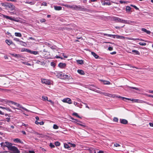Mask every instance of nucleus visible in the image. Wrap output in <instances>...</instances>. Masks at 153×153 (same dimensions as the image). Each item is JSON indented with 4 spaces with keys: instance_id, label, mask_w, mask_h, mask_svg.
<instances>
[{
    "instance_id": "nucleus-1",
    "label": "nucleus",
    "mask_w": 153,
    "mask_h": 153,
    "mask_svg": "<svg viewBox=\"0 0 153 153\" xmlns=\"http://www.w3.org/2000/svg\"><path fill=\"white\" fill-rule=\"evenodd\" d=\"M73 10H77L85 11L86 10V9L83 6L74 5Z\"/></svg>"
},
{
    "instance_id": "nucleus-2",
    "label": "nucleus",
    "mask_w": 153,
    "mask_h": 153,
    "mask_svg": "<svg viewBox=\"0 0 153 153\" xmlns=\"http://www.w3.org/2000/svg\"><path fill=\"white\" fill-rule=\"evenodd\" d=\"M1 146H4L7 147L9 150L10 149V147L12 146V144L8 142H5V143H1Z\"/></svg>"
},
{
    "instance_id": "nucleus-3",
    "label": "nucleus",
    "mask_w": 153,
    "mask_h": 153,
    "mask_svg": "<svg viewBox=\"0 0 153 153\" xmlns=\"http://www.w3.org/2000/svg\"><path fill=\"white\" fill-rule=\"evenodd\" d=\"M113 20L117 22H120L123 23H127V21L117 17H115L113 18Z\"/></svg>"
},
{
    "instance_id": "nucleus-4",
    "label": "nucleus",
    "mask_w": 153,
    "mask_h": 153,
    "mask_svg": "<svg viewBox=\"0 0 153 153\" xmlns=\"http://www.w3.org/2000/svg\"><path fill=\"white\" fill-rule=\"evenodd\" d=\"M9 150L12 151V152L13 153H19L20 152V151L15 146H12L10 147Z\"/></svg>"
},
{
    "instance_id": "nucleus-5",
    "label": "nucleus",
    "mask_w": 153,
    "mask_h": 153,
    "mask_svg": "<svg viewBox=\"0 0 153 153\" xmlns=\"http://www.w3.org/2000/svg\"><path fill=\"white\" fill-rule=\"evenodd\" d=\"M11 102H12V104L15 105L18 107H19L20 108H22L23 110L26 111H27V112L30 111L29 110H28L27 109L23 107L22 105H20L19 104L17 103H16V102H13V101H11Z\"/></svg>"
},
{
    "instance_id": "nucleus-6",
    "label": "nucleus",
    "mask_w": 153,
    "mask_h": 153,
    "mask_svg": "<svg viewBox=\"0 0 153 153\" xmlns=\"http://www.w3.org/2000/svg\"><path fill=\"white\" fill-rule=\"evenodd\" d=\"M15 7L13 4L9 3L7 10H10V11H13L15 9Z\"/></svg>"
},
{
    "instance_id": "nucleus-7",
    "label": "nucleus",
    "mask_w": 153,
    "mask_h": 153,
    "mask_svg": "<svg viewBox=\"0 0 153 153\" xmlns=\"http://www.w3.org/2000/svg\"><path fill=\"white\" fill-rule=\"evenodd\" d=\"M126 100L132 101L133 102H134L143 103V101L138 99H130L128 98L127 99H126Z\"/></svg>"
},
{
    "instance_id": "nucleus-8",
    "label": "nucleus",
    "mask_w": 153,
    "mask_h": 153,
    "mask_svg": "<svg viewBox=\"0 0 153 153\" xmlns=\"http://www.w3.org/2000/svg\"><path fill=\"white\" fill-rule=\"evenodd\" d=\"M58 76L60 78L62 79H68L70 77V75L65 74H58Z\"/></svg>"
},
{
    "instance_id": "nucleus-9",
    "label": "nucleus",
    "mask_w": 153,
    "mask_h": 153,
    "mask_svg": "<svg viewBox=\"0 0 153 153\" xmlns=\"http://www.w3.org/2000/svg\"><path fill=\"white\" fill-rule=\"evenodd\" d=\"M62 101L63 102L67 103L69 104L72 103L71 100L68 98H64L62 100Z\"/></svg>"
},
{
    "instance_id": "nucleus-10",
    "label": "nucleus",
    "mask_w": 153,
    "mask_h": 153,
    "mask_svg": "<svg viewBox=\"0 0 153 153\" xmlns=\"http://www.w3.org/2000/svg\"><path fill=\"white\" fill-rule=\"evenodd\" d=\"M42 82L43 83H45L46 85H50L51 82L48 79H42Z\"/></svg>"
},
{
    "instance_id": "nucleus-11",
    "label": "nucleus",
    "mask_w": 153,
    "mask_h": 153,
    "mask_svg": "<svg viewBox=\"0 0 153 153\" xmlns=\"http://www.w3.org/2000/svg\"><path fill=\"white\" fill-rule=\"evenodd\" d=\"M9 3L7 2H1L0 3V4L7 10Z\"/></svg>"
},
{
    "instance_id": "nucleus-12",
    "label": "nucleus",
    "mask_w": 153,
    "mask_h": 153,
    "mask_svg": "<svg viewBox=\"0 0 153 153\" xmlns=\"http://www.w3.org/2000/svg\"><path fill=\"white\" fill-rule=\"evenodd\" d=\"M100 81L101 82H102L103 83L104 85H110L111 84V83L108 81L103 80L102 79L100 80Z\"/></svg>"
},
{
    "instance_id": "nucleus-13",
    "label": "nucleus",
    "mask_w": 153,
    "mask_h": 153,
    "mask_svg": "<svg viewBox=\"0 0 153 153\" xmlns=\"http://www.w3.org/2000/svg\"><path fill=\"white\" fill-rule=\"evenodd\" d=\"M120 122L121 123L124 124H126L128 123V121L124 119H120Z\"/></svg>"
},
{
    "instance_id": "nucleus-14",
    "label": "nucleus",
    "mask_w": 153,
    "mask_h": 153,
    "mask_svg": "<svg viewBox=\"0 0 153 153\" xmlns=\"http://www.w3.org/2000/svg\"><path fill=\"white\" fill-rule=\"evenodd\" d=\"M2 15L3 17L5 18L6 19H10L11 20L14 21V19H13L10 16H7V15H4V14H2Z\"/></svg>"
},
{
    "instance_id": "nucleus-15",
    "label": "nucleus",
    "mask_w": 153,
    "mask_h": 153,
    "mask_svg": "<svg viewBox=\"0 0 153 153\" xmlns=\"http://www.w3.org/2000/svg\"><path fill=\"white\" fill-rule=\"evenodd\" d=\"M115 38H116L117 39H125V38H126L127 39H128V38L125 37L124 36H120L118 35H115Z\"/></svg>"
},
{
    "instance_id": "nucleus-16",
    "label": "nucleus",
    "mask_w": 153,
    "mask_h": 153,
    "mask_svg": "<svg viewBox=\"0 0 153 153\" xmlns=\"http://www.w3.org/2000/svg\"><path fill=\"white\" fill-rule=\"evenodd\" d=\"M14 142L17 143H23V142L20 139L18 138H16L13 140Z\"/></svg>"
},
{
    "instance_id": "nucleus-17",
    "label": "nucleus",
    "mask_w": 153,
    "mask_h": 153,
    "mask_svg": "<svg viewBox=\"0 0 153 153\" xmlns=\"http://www.w3.org/2000/svg\"><path fill=\"white\" fill-rule=\"evenodd\" d=\"M141 30L148 34H149L151 33V32L150 31L144 28H142L141 29Z\"/></svg>"
},
{
    "instance_id": "nucleus-18",
    "label": "nucleus",
    "mask_w": 153,
    "mask_h": 153,
    "mask_svg": "<svg viewBox=\"0 0 153 153\" xmlns=\"http://www.w3.org/2000/svg\"><path fill=\"white\" fill-rule=\"evenodd\" d=\"M129 53H133L135 54L136 55H139L140 53L137 50H133L132 51V52H128Z\"/></svg>"
},
{
    "instance_id": "nucleus-19",
    "label": "nucleus",
    "mask_w": 153,
    "mask_h": 153,
    "mask_svg": "<svg viewBox=\"0 0 153 153\" xmlns=\"http://www.w3.org/2000/svg\"><path fill=\"white\" fill-rule=\"evenodd\" d=\"M47 45L52 49H55L56 48V47L55 46L52 45L49 43H48Z\"/></svg>"
},
{
    "instance_id": "nucleus-20",
    "label": "nucleus",
    "mask_w": 153,
    "mask_h": 153,
    "mask_svg": "<svg viewBox=\"0 0 153 153\" xmlns=\"http://www.w3.org/2000/svg\"><path fill=\"white\" fill-rule=\"evenodd\" d=\"M58 66L60 68H63L66 66V64L65 63H60L59 64Z\"/></svg>"
},
{
    "instance_id": "nucleus-21",
    "label": "nucleus",
    "mask_w": 153,
    "mask_h": 153,
    "mask_svg": "<svg viewBox=\"0 0 153 153\" xmlns=\"http://www.w3.org/2000/svg\"><path fill=\"white\" fill-rule=\"evenodd\" d=\"M91 53L96 59H98L99 58V56L94 52H91Z\"/></svg>"
},
{
    "instance_id": "nucleus-22",
    "label": "nucleus",
    "mask_w": 153,
    "mask_h": 153,
    "mask_svg": "<svg viewBox=\"0 0 153 153\" xmlns=\"http://www.w3.org/2000/svg\"><path fill=\"white\" fill-rule=\"evenodd\" d=\"M78 73L82 75H83L85 74V73L84 71L81 70H77Z\"/></svg>"
},
{
    "instance_id": "nucleus-23",
    "label": "nucleus",
    "mask_w": 153,
    "mask_h": 153,
    "mask_svg": "<svg viewBox=\"0 0 153 153\" xmlns=\"http://www.w3.org/2000/svg\"><path fill=\"white\" fill-rule=\"evenodd\" d=\"M54 9L56 10H59L62 9V7L61 6H54Z\"/></svg>"
},
{
    "instance_id": "nucleus-24",
    "label": "nucleus",
    "mask_w": 153,
    "mask_h": 153,
    "mask_svg": "<svg viewBox=\"0 0 153 153\" xmlns=\"http://www.w3.org/2000/svg\"><path fill=\"white\" fill-rule=\"evenodd\" d=\"M36 63L42 65H45V63L44 62H41L38 60L36 61Z\"/></svg>"
},
{
    "instance_id": "nucleus-25",
    "label": "nucleus",
    "mask_w": 153,
    "mask_h": 153,
    "mask_svg": "<svg viewBox=\"0 0 153 153\" xmlns=\"http://www.w3.org/2000/svg\"><path fill=\"white\" fill-rule=\"evenodd\" d=\"M35 123L37 125L39 124L40 125H44V122L42 121L40 122H39L37 120H36L35 121Z\"/></svg>"
},
{
    "instance_id": "nucleus-26",
    "label": "nucleus",
    "mask_w": 153,
    "mask_h": 153,
    "mask_svg": "<svg viewBox=\"0 0 153 153\" xmlns=\"http://www.w3.org/2000/svg\"><path fill=\"white\" fill-rule=\"evenodd\" d=\"M5 42L8 45H10L12 43V41L7 39L5 40Z\"/></svg>"
},
{
    "instance_id": "nucleus-27",
    "label": "nucleus",
    "mask_w": 153,
    "mask_h": 153,
    "mask_svg": "<svg viewBox=\"0 0 153 153\" xmlns=\"http://www.w3.org/2000/svg\"><path fill=\"white\" fill-rule=\"evenodd\" d=\"M104 35L105 36H108V37H112L114 38H115V35H114L109 34L105 33V34H104Z\"/></svg>"
},
{
    "instance_id": "nucleus-28",
    "label": "nucleus",
    "mask_w": 153,
    "mask_h": 153,
    "mask_svg": "<svg viewBox=\"0 0 153 153\" xmlns=\"http://www.w3.org/2000/svg\"><path fill=\"white\" fill-rule=\"evenodd\" d=\"M15 35L16 36L21 37L22 36V34L20 33L16 32L15 33Z\"/></svg>"
},
{
    "instance_id": "nucleus-29",
    "label": "nucleus",
    "mask_w": 153,
    "mask_h": 153,
    "mask_svg": "<svg viewBox=\"0 0 153 153\" xmlns=\"http://www.w3.org/2000/svg\"><path fill=\"white\" fill-rule=\"evenodd\" d=\"M64 147L65 148L69 150L71 149L70 147L66 143H64Z\"/></svg>"
},
{
    "instance_id": "nucleus-30",
    "label": "nucleus",
    "mask_w": 153,
    "mask_h": 153,
    "mask_svg": "<svg viewBox=\"0 0 153 153\" xmlns=\"http://www.w3.org/2000/svg\"><path fill=\"white\" fill-rule=\"evenodd\" d=\"M76 62L78 64L80 65H82L83 63V61L82 60H77Z\"/></svg>"
},
{
    "instance_id": "nucleus-31",
    "label": "nucleus",
    "mask_w": 153,
    "mask_h": 153,
    "mask_svg": "<svg viewBox=\"0 0 153 153\" xmlns=\"http://www.w3.org/2000/svg\"><path fill=\"white\" fill-rule=\"evenodd\" d=\"M131 39V40H134V41H135L136 40H140V41H144L142 39H137V38H136V39H134V38H132L131 39Z\"/></svg>"
},
{
    "instance_id": "nucleus-32",
    "label": "nucleus",
    "mask_w": 153,
    "mask_h": 153,
    "mask_svg": "<svg viewBox=\"0 0 153 153\" xmlns=\"http://www.w3.org/2000/svg\"><path fill=\"white\" fill-rule=\"evenodd\" d=\"M42 99L43 100V101H46V100H48V98L46 96H42Z\"/></svg>"
},
{
    "instance_id": "nucleus-33",
    "label": "nucleus",
    "mask_w": 153,
    "mask_h": 153,
    "mask_svg": "<svg viewBox=\"0 0 153 153\" xmlns=\"http://www.w3.org/2000/svg\"><path fill=\"white\" fill-rule=\"evenodd\" d=\"M67 7H69L71 8L72 9H74V5H66L65 6Z\"/></svg>"
},
{
    "instance_id": "nucleus-34",
    "label": "nucleus",
    "mask_w": 153,
    "mask_h": 153,
    "mask_svg": "<svg viewBox=\"0 0 153 153\" xmlns=\"http://www.w3.org/2000/svg\"><path fill=\"white\" fill-rule=\"evenodd\" d=\"M93 91L97 93H99V94H102V92H101L100 91V90H95V89H94V90H93Z\"/></svg>"
},
{
    "instance_id": "nucleus-35",
    "label": "nucleus",
    "mask_w": 153,
    "mask_h": 153,
    "mask_svg": "<svg viewBox=\"0 0 153 153\" xmlns=\"http://www.w3.org/2000/svg\"><path fill=\"white\" fill-rule=\"evenodd\" d=\"M128 87L129 88H132V89H135L136 90H137V91L140 90L139 89L137 88L133 87H130V86H128Z\"/></svg>"
},
{
    "instance_id": "nucleus-36",
    "label": "nucleus",
    "mask_w": 153,
    "mask_h": 153,
    "mask_svg": "<svg viewBox=\"0 0 153 153\" xmlns=\"http://www.w3.org/2000/svg\"><path fill=\"white\" fill-rule=\"evenodd\" d=\"M131 10V8L129 6H127L126 7V10L127 11L129 12Z\"/></svg>"
},
{
    "instance_id": "nucleus-37",
    "label": "nucleus",
    "mask_w": 153,
    "mask_h": 153,
    "mask_svg": "<svg viewBox=\"0 0 153 153\" xmlns=\"http://www.w3.org/2000/svg\"><path fill=\"white\" fill-rule=\"evenodd\" d=\"M116 98H122L123 100L124 99H125L126 100V99H127L128 98L124 97H121L120 96H117L116 95Z\"/></svg>"
},
{
    "instance_id": "nucleus-38",
    "label": "nucleus",
    "mask_w": 153,
    "mask_h": 153,
    "mask_svg": "<svg viewBox=\"0 0 153 153\" xmlns=\"http://www.w3.org/2000/svg\"><path fill=\"white\" fill-rule=\"evenodd\" d=\"M0 108H1L3 109H5L7 111H10V109L7 107H3L1 106H0Z\"/></svg>"
},
{
    "instance_id": "nucleus-39",
    "label": "nucleus",
    "mask_w": 153,
    "mask_h": 153,
    "mask_svg": "<svg viewBox=\"0 0 153 153\" xmlns=\"http://www.w3.org/2000/svg\"><path fill=\"white\" fill-rule=\"evenodd\" d=\"M19 44L22 45V46H25V44H26L25 42L22 41H20Z\"/></svg>"
},
{
    "instance_id": "nucleus-40",
    "label": "nucleus",
    "mask_w": 153,
    "mask_h": 153,
    "mask_svg": "<svg viewBox=\"0 0 153 153\" xmlns=\"http://www.w3.org/2000/svg\"><path fill=\"white\" fill-rule=\"evenodd\" d=\"M60 143L58 141L55 143V144L56 146H59L60 145Z\"/></svg>"
},
{
    "instance_id": "nucleus-41",
    "label": "nucleus",
    "mask_w": 153,
    "mask_h": 153,
    "mask_svg": "<svg viewBox=\"0 0 153 153\" xmlns=\"http://www.w3.org/2000/svg\"><path fill=\"white\" fill-rule=\"evenodd\" d=\"M11 55L14 57H19L20 56L19 55L17 54H12Z\"/></svg>"
},
{
    "instance_id": "nucleus-42",
    "label": "nucleus",
    "mask_w": 153,
    "mask_h": 153,
    "mask_svg": "<svg viewBox=\"0 0 153 153\" xmlns=\"http://www.w3.org/2000/svg\"><path fill=\"white\" fill-rule=\"evenodd\" d=\"M53 128L54 129H57L59 128L58 126L54 124L53 126Z\"/></svg>"
},
{
    "instance_id": "nucleus-43",
    "label": "nucleus",
    "mask_w": 153,
    "mask_h": 153,
    "mask_svg": "<svg viewBox=\"0 0 153 153\" xmlns=\"http://www.w3.org/2000/svg\"><path fill=\"white\" fill-rule=\"evenodd\" d=\"M139 44L141 45L142 46H145L146 45V43L145 42H140L139 43Z\"/></svg>"
},
{
    "instance_id": "nucleus-44",
    "label": "nucleus",
    "mask_w": 153,
    "mask_h": 153,
    "mask_svg": "<svg viewBox=\"0 0 153 153\" xmlns=\"http://www.w3.org/2000/svg\"><path fill=\"white\" fill-rule=\"evenodd\" d=\"M49 146L51 147V148H53L55 147V146L52 143H50Z\"/></svg>"
},
{
    "instance_id": "nucleus-45",
    "label": "nucleus",
    "mask_w": 153,
    "mask_h": 153,
    "mask_svg": "<svg viewBox=\"0 0 153 153\" xmlns=\"http://www.w3.org/2000/svg\"><path fill=\"white\" fill-rule=\"evenodd\" d=\"M114 146L116 147L120 146V145L119 144L117 143H114Z\"/></svg>"
},
{
    "instance_id": "nucleus-46",
    "label": "nucleus",
    "mask_w": 153,
    "mask_h": 153,
    "mask_svg": "<svg viewBox=\"0 0 153 153\" xmlns=\"http://www.w3.org/2000/svg\"><path fill=\"white\" fill-rule=\"evenodd\" d=\"M113 121L114 122H118V119L117 118L115 117L113 119Z\"/></svg>"
},
{
    "instance_id": "nucleus-47",
    "label": "nucleus",
    "mask_w": 153,
    "mask_h": 153,
    "mask_svg": "<svg viewBox=\"0 0 153 153\" xmlns=\"http://www.w3.org/2000/svg\"><path fill=\"white\" fill-rule=\"evenodd\" d=\"M13 40L16 41V42H20V41H21L19 40V39L16 38H14Z\"/></svg>"
},
{
    "instance_id": "nucleus-48",
    "label": "nucleus",
    "mask_w": 153,
    "mask_h": 153,
    "mask_svg": "<svg viewBox=\"0 0 153 153\" xmlns=\"http://www.w3.org/2000/svg\"><path fill=\"white\" fill-rule=\"evenodd\" d=\"M23 63H24V64L26 65H29V66H31V65L28 63V62H23Z\"/></svg>"
},
{
    "instance_id": "nucleus-49",
    "label": "nucleus",
    "mask_w": 153,
    "mask_h": 153,
    "mask_svg": "<svg viewBox=\"0 0 153 153\" xmlns=\"http://www.w3.org/2000/svg\"><path fill=\"white\" fill-rule=\"evenodd\" d=\"M51 66L54 67L55 66V63L53 62H51Z\"/></svg>"
},
{
    "instance_id": "nucleus-50",
    "label": "nucleus",
    "mask_w": 153,
    "mask_h": 153,
    "mask_svg": "<svg viewBox=\"0 0 153 153\" xmlns=\"http://www.w3.org/2000/svg\"><path fill=\"white\" fill-rule=\"evenodd\" d=\"M91 153H96V150L94 149H92L91 150Z\"/></svg>"
},
{
    "instance_id": "nucleus-51",
    "label": "nucleus",
    "mask_w": 153,
    "mask_h": 153,
    "mask_svg": "<svg viewBox=\"0 0 153 153\" xmlns=\"http://www.w3.org/2000/svg\"><path fill=\"white\" fill-rule=\"evenodd\" d=\"M45 19H42L40 20V22L42 23L45 22Z\"/></svg>"
},
{
    "instance_id": "nucleus-52",
    "label": "nucleus",
    "mask_w": 153,
    "mask_h": 153,
    "mask_svg": "<svg viewBox=\"0 0 153 153\" xmlns=\"http://www.w3.org/2000/svg\"><path fill=\"white\" fill-rule=\"evenodd\" d=\"M32 53V54H33L34 55H36L38 53V52L36 51H33V52Z\"/></svg>"
},
{
    "instance_id": "nucleus-53",
    "label": "nucleus",
    "mask_w": 153,
    "mask_h": 153,
    "mask_svg": "<svg viewBox=\"0 0 153 153\" xmlns=\"http://www.w3.org/2000/svg\"><path fill=\"white\" fill-rule=\"evenodd\" d=\"M47 3L45 2H43L42 3L41 5H44L45 6H46Z\"/></svg>"
},
{
    "instance_id": "nucleus-54",
    "label": "nucleus",
    "mask_w": 153,
    "mask_h": 153,
    "mask_svg": "<svg viewBox=\"0 0 153 153\" xmlns=\"http://www.w3.org/2000/svg\"><path fill=\"white\" fill-rule=\"evenodd\" d=\"M25 3L27 4H33V3H32L31 1H26L25 2Z\"/></svg>"
},
{
    "instance_id": "nucleus-55",
    "label": "nucleus",
    "mask_w": 153,
    "mask_h": 153,
    "mask_svg": "<svg viewBox=\"0 0 153 153\" xmlns=\"http://www.w3.org/2000/svg\"><path fill=\"white\" fill-rule=\"evenodd\" d=\"M82 103L83 104H84V105H85V107L86 108H89V107L88 106V105H87V104L86 103H83V102H82Z\"/></svg>"
},
{
    "instance_id": "nucleus-56",
    "label": "nucleus",
    "mask_w": 153,
    "mask_h": 153,
    "mask_svg": "<svg viewBox=\"0 0 153 153\" xmlns=\"http://www.w3.org/2000/svg\"><path fill=\"white\" fill-rule=\"evenodd\" d=\"M10 118L7 117L6 118V120L8 122H9L10 121Z\"/></svg>"
},
{
    "instance_id": "nucleus-57",
    "label": "nucleus",
    "mask_w": 153,
    "mask_h": 153,
    "mask_svg": "<svg viewBox=\"0 0 153 153\" xmlns=\"http://www.w3.org/2000/svg\"><path fill=\"white\" fill-rule=\"evenodd\" d=\"M113 49V48L112 47H109L108 48V50H109V51H110L112 50Z\"/></svg>"
},
{
    "instance_id": "nucleus-58",
    "label": "nucleus",
    "mask_w": 153,
    "mask_h": 153,
    "mask_svg": "<svg viewBox=\"0 0 153 153\" xmlns=\"http://www.w3.org/2000/svg\"><path fill=\"white\" fill-rule=\"evenodd\" d=\"M47 101H49V102H50L52 105H53V104L54 103V102L53 101H52L51 100H48Z\"/></svg>"
},
{
    "instance_id": "nucleus-59",
    "label": "nucleus",
    "mask_w": 153,
    "mask_h": 153,
    "mask_svg": "<svg viewBox=\"0 0 153 153\" xmlns=\"http://www.w3.org/2000/svg\"><path fill=\"white\" fill-rule=\"evenodd\" d=\"M108 93H102V94L104 95L105 96H108Z\"/></svg>"
},
{
    "instance_id": "nucleus-60",
    "label": "nucleus",
    "mask_w": 153,
    "mask_h": 153,
    "mask_svg": "<svg viewBox=\"0 0 153 153\" xmlns=\"http://www.w3.org/2000/svg\"><path fill=\"white\" fill-rule=\"evenodd\" d=\"M71 146L74 147L76 146V145L74 144L71 143Z\"/></svg>"
},
{
    "instance_id": "nucleus-61",
    "label": "nucleus",
    "mask_w": 153,
    "mask_h": 153,
    "mask_svg": "<svg viewBox=\"0 0 153 153\" xmlns=\"http://www.w3.org/2000/svg\"><path fill=\"white\" fill-rule=\"evenodd\" d=\"M62 55L64 56V57L65 58H68V56L65 55L64 53H62Z\"/></svg>"
},
{
    "instance_id": "nucleus-62",
    "label": "nucleus",
    "mask_w": 153,
    "mask_h": 153,
    "mask_svg": "<svg viewBox=\"0 0 153 153\" xmlns=\"http://www.w3.org/2000/svg\"><path fill=\"white\" fill-rule=\"evenodd\" d=\"M73 115H74V116H76V117H77L78 116V114H77V113H73Z\"/></svg>"
},
{
    "instance_id": "nucleus-63",
    "label": "nucleus",
    "mask_w": 153,
    "mask_h": 153,
    "mask_svg": "<svg viewBox=\"0 0 153 153\" xmlns=\"http://www.w3.org/2000/svg\"><path fill=\"white\" fill-rule=\"evenodd\" d=\"M29 153H35V152L33 151H28Z\"/></svg>"
},
{
    "instance_id": "nucleus-64",
    "label": "nucleus",
    "mask_w": 153,
    "mask_h": 153,
    "mask_svg": "<svg viewBox=\"0 0 153 153\" xmlns=\"http://www.w3.org/2000/svg\"><path fill=\"white\" fill-rule=\"evenodd\" d=\"M149 125L153 127V123H149Z\"/></svg>"
}]
</instances>
